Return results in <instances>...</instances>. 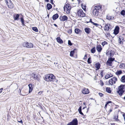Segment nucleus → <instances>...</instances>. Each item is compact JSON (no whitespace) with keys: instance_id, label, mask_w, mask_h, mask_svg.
<instances>
[{"instance_id":"24","label":"nucleus","mask_w":125,"mask_h":125,"mask_svg":"<svg viewBox=\"0 0 125 125\" xmlns=\"http://www.w3.org/2000/svg\"><path fill=\"white\" fill-rule=\"evenodd\" d=\"M120 80L122 82H125V75H123L122 76Z\"/></svg>"},{"instance_id":"62","label":"nucleus","mask_w":125,"mask_h":125,"mask_svg":"<svg viewBox=\"0 0 125 125\" xmlns=\"http://www.w3.org/2000/svg\"><path fill=\"white\" fill-rule=\"evenodd\" d=\"M124 99L125 100V97L124 98Z\"/></svg>"},{"instance_id":"22","label":"nucleus","mask_w":125,"mask_h":125,"mask_svg":"<svg viewBox=\"0 0 125 125\" xmlns=\"http://www.w3.org/2000/svg\"><path fill=\"white\" fill-rule=\"evenodd\" d=\"M96 27H98L99 28H101L102 27V26L100 25L99 24L95 23H92Z\"/></svg>"},{"instance_id":"31","label":"nucleus","mask_w":125,"mask_h":125,"mask_svg":"<svg viewBox=\"0 0 125 125\" xmlns=\"http://www.w3.org/2000/svg\"><path fill=\"white\" fill-rule=\"evenodd\" d=\"M32 76L34 78V79L35 80L37 79L38 77V76L37 74L33 73L32 74Z\"/></svg>"},{"instance_id":"46","label":"nucleus","mask_w":125,"mask_h":125,"mask_svg":"<svg viewBox=\"0 0 125 125\" xmlns=\"http://www.w3.org/2000/svg\"><path fill=\"white\" fill-rule=\"evenodd\" d=\"M68 44L70 45L71 46L72 45V43L71 42V41L70 40H69L68 41Z\"/></svg>"},{"instance_id":"38","label":"nucleus","mask_w":125,"mask_h":125,"mask_svg":"<svg viewBox=\"0 0 125 125\" xmlns=\"http://www.w3.org/2000/svg\"><path fill=\"white\" fill-rule=\"evenodd\" d=\"M74 52L73 51H71L70 52V56H73Z\"/></svg>"},{"instance_id":"13","label":"nucleus","mask_w":125,"mask_h":125,"mask_svg":"<svg viewBox=\"0 0 125 125\" xmlns=\"http://www.w3.org/2000/svg\"><path fill=\"white\" fill-rule=\"evenodd\" d=\"M114 52L112 50H111L110 52H108L106 53L107 55H109L110 56V57H112L114 55Z\"/></svg>"},{"instance_id":"64","label":"nucleus","mask_w":125,"mask_h":125,"mask_svg":"<svg viewBox=\"0 0 125 125\" xmlns=\"http://www.w3.org/2000/svg\"><path fill=\"white\" fill-rule=\"evenodd\" d=\"M101 74H102V72H101Z\"/></svg>"},{"instance_id":"41","label":"nucleus","mask_w":125,"mask_h":125,"mask_svg":"<svg viewBox=\"0 0 125 125\" xmlns=\"http://www.w3.org/2000/svg\"><path fill=\"white\" fill-rule=\"evenodd\" d=\"M107 42H106L105 41H104V42H103L102 43V45L103 46H104L105 44H107Z\"/></svg>"},{"instance_id":"58","label":"nucleus","mask_w":125,"mask_h":125,"mask_svg":"<svg viewBox=\"0 0 125 125\" xmlns=\"http://www.w3.org/2000/svg\"><path fill=\"white\" fill-rule=\"evenodd\" d=\"M54 26H55V27H58V26H57V25H56V24H54Z\"/></svg>"},{"instance_id":"29","label":"nucleus","mask_w":125,"mask_h":125,"mask_svg":"<svg viewBox=\"0 0 125 125\" xmlns=\"http://www.w3.org/2000/svg\"><path fill=\"white\" fill-rule=\"evenodd\" d=\"M122 73V72L121 70L117 71L115 73V74L116 75H118L121 74Z\"/></svg>"},{"instance_id":"16","label":"nucleus","mask_w":125,"mask_h":125,"mask_svg":"<svg viewBox=\"0 0 125 125\" xmlns=\"http://www.w3.org/2000/svg\"><path fill=\"white\" fill-rule=\"evenodd\" d=\"M50 75V74L46 75L45 77V78L44 79V80L47 82H49Z\"/></svg>"},{"instance_id":"30","label":"nucleus","mask_w":125,"mask_h":125,"mask_svg":"<svg viewBox=\"0 0 125 125\" xmlns=\"http://www.w3.org/2000/svg\"><path fill=\"white\" fill-rule=\"evenodd\" d=\"M47 9L48 10H50L52 7V5L50 3L48 4H47Z\"/></svg>"},{"instance_id":"12","label":"nucleus","mask_w":125,"mask_h":125,"mask_svg":"<svg viewBox=\"0 0 125 125\" xmlns=\"http://www.w3.org/2000/svg\"><path fill=\"white\" fill-rule=\"evenodd\" d=\"M55 76L53 75L52 74H50L49 77V82H54L55 80Z\"/></svg>"},{"instance_id":"27","label":"nucleus","mask_w":125,"mask_h":125,"mask_svg":"<svg viewBox=\"0 0 125 125\" xmlns=\"http://www.w3.org/2000/svg\"><path fill=\"white\" fill-rule=\"evenodd\" d=\"M19 16V15L18 14H17L14 16V19L15 20H18V18Z\"/></svg>"},{"instance_id":"15","label":"nucleus","mask_w":125,"mask_h":125,"mask_svg":"<svg viewBox=\"0 0 125 125\" xmlns=\"http://www.w3.org/2000/svg\"><path fill=\"white\" fill-rule=\"evenodd\" d=\"M96 48L97 51L99 52H100L102 50L101 46L100 45H97L96 47Z\"/></svg>"},{"instance_id":"51","label":"nucleus","mask_w":125,"mask_h":125,"mask_svg":"<svg viewBox=\"0 0 125 125\" xmlns=\"http://www.w3.org/2000/svg\"><path fill=\"white\" fill-rule=\"evenodd\" d=\"M123 116L124 117V119L125 120V114H124L123 115Z\"/></svg>"},{"instance_id":"23","label":"nucleus","mask_w":125,"mask_h":125,"mask_svg":"<svg viewBox=\"0 0 125 125\" xmlns=\"http://www.w3.org/2000/svg\"><path fill=\"white\" fill-rule=\"evenodd\" d=\"M95 67L97 69V70L99 69L100 67V64L99 63H97L95 64Z\"/></svg>"},{"instance_id":"39","label":"nucleus","mask_w":125,"mask_h":125,"mask_svg":"<svg viewBox=\"0 0 125 125\" xmlns=\"http://www.w3.org/2000/svg\"><path fill=\"white\" fill-rule=\"evenodd\" d=\"M80 31V30L78 29H76L75 30V33L77 34L79 33Z\"/></svg>"},{"instance_id":"37","label":"nucleus","mask_w":125,"mask_h":125,"mask_svg":"<svg viewBox=\"0 0 125 125\" xmlns=\"http://www.w3.org/2000/svg\"><path fill=\"white\" fill-rule=\"evenodd\" d=\"M120 13H121V15H122L123 16H124L125 15V11L124 10H122L121 12Z\"/></svg>"},{"instance_id":"17","label":"nucleus","mask_w":125,"mask_h":125,"mask_svg":"<svg viewBox=\"0 0 125 125\" xmlns=\"http://www.w3.org/2000/svg\"><path fill=\"white\" fill-rule=\"evenodd\" d=\"M57 42L60 43H63V41L59 37H57L56 39Z\"/></svg>"},{"instance_id":"2","label":"nucleus","mask_w":125,"mask_h":125,"mask_svg":"<svg viewBox=\"0 0 125 125\" xmlns=\"http://www.w3.org/2000/svg\"><path fill=\"white\" fill-rule=\"evenodd\" d=\"M5 3L8 7L10 9H12L14 7V4L10 0H5Z\"/></svg>"},{"instance_id":"33","label":"nucleus","mask_w":125,"mask_h":125,"mask_svg":"<svg viewBox=\"0 0 125 125\" xmlns=\"http://www.w3.org/2000/svg\"><path fill=\"white\" fill-rule=\"evenodd\" d=\"M82 107L81 106H80L78 109V111L79 113L82 115H83V114L82 112Z\"/></svg>"},{"instance_id":"14","label":"nucleus","mask_w":125,"mask_h":125,"mask_svg":"<svg viewBox=\"0 0 125 125\" xmlns=\"http://www.w3.org/2000/svg\"><path fill=\"white\" fill-rule=\"evenodd\" d=\"M85 31L87 34H89L91 32V30L89 28H85L84 29Z\"/></svg>"},{"instance_id":"45","label":"nucleus","mask_w":125,"mask_h":125,"mask_svg":"<svg viewBox=\"0 0 125 125\" xmlns=\"http://www.w3.org/2000/svg\"><path fill=\"white\" fill-rule=\"evenodd\" d=\"M110 77V75L109 74L106 75L105 76V78L106 79H107Z\"/></svg>"},{"instance_id":"4","label":"nucleus","mask_w":125,"mask_h":125,"mask_svg":"<svg viewBox=\"0 0 125 125\" xmlns=\"http://www.w3.org/2000/svg\"><path fill=\"white\" fill-rule=\"evenodd\" d=\"M115 59L114 58H109L106 62V64L109 66H112V62Z\"/></svg>"},{"instance_id":"11","label":"nucleus","mask_w":125,"mask_h":125,"mask_svg":"<svg viewBox=\"0 0 125 125\" xmlns=\"http://www.w3.org/2000/svg\"><path fill=\"white\" fill-rule=\"evenodd\" d=\"M82 92L84 94H87L89 93L88 89L85 88H83L82 89Z\"/></svg>"},{"instance_id":"40","label":"nucleus","mask_w":125,"mask_h":125,"mask_svg":"<svg viewBox=\"0 0 125 125\" xmlns=\"http://www.w3.org/2000/svg\"><path fill=\"white\" fill-rule=\"evenodd\" d=\"M118 118V115L117 116H115L114 117V118L115 120L117 121H118L119 120Z\"/></svg>"},{"instance_id":"25","label":"nucleus","mask_w":125,"mask_h":125,"mask_svg":"<svg viewBox=\"0 0 125 125\" xmlns=\"http://www.w3.org/2000/svg\"><path fill=\"white\" fill-rule=\"evenodd\" d=\"M106 18L108 20H113L114 19V17L113 16H107Z\"/></svg>"},{"instance_id":"18","label":"nucleus","mask_w":125,"mask_h":125,"mask_svg":"<svg viewBox=\"0 0 125 125\" xmlns=\"http://www.w3.org/2000/svg\"><path fill=\"white\" fill-rule=\"evenodd\" d=\"M124 91L123 90H121L120 89H118V92L119 93V95L121 96L122 95L123 93L124 92Z\"/></svg>"},{"instance_id":"50","label":"nucleus","mask_w":125,"mask_h":125,"mask_svg":"<svg viewBox=\"0 0 125 125\" xmlns=\"http://www.w3.org/2000/svg\"><path fill=\"white\" fill-rule=\"evenodd\" d=\"M18 122L21 123V124H22V123H23L22 121V120H21H21L20 121H19L18 120Z\"/></svg>"},{"instance_id":"28","label":"nucleus","mask_w":125,"mask_h":125,"mask_svg":"<svg viewBox=\"0 0 125 125\" xmlns=\"http://www.w3.org/2000/svg\"><path fill=\"white\" fill-rule=\"evenodd\" d=\"M123 39L124 38L122 37H121V38H119L118 42L119 44H121L122 43V42H123Z\"/></svg>"},{"instance_id":"60","label":"nucleus","mask_w":125,"mask_h":125,"mask_svg":"<svg viewBox=\"0 0 125 125\" xmlns=\"http://www.w3.org/2000/svg\"><path fill=\"white\" fill-rule=\"evenodd\" d=\"M111 124V125H115V124L114 123H113V124Z\"/></svg>"},{"instance_id":"47","label":"nucleus","mask_w":125,"mask_h":125,"mask_svg":"<svg viewBox=\"0 0 125 125\" xmlns=\"http://www.w3.org/2000/svg\"><path fill=\"white\" fill-rule=\"evenodd\" d=\"M98 94L101 97H102L104 95L103 94L100 93H99Z\"/></svg>"},{"instance_id":"1","label":"nucleus","mask_w":125,"mask_h":125,"mask_svg":"<svg viewBox=\"0 0 125 125\" xmlns=\"http://www.w3.org/2000/svg\"><path fill=\"white\" fill-rule=\"evenodd\" d=\"M102 6L101 5H97L95 6L93 8V13L94 15L96 16H98L101 10Z\"/></svg>"},{"instance_id":"9","label":"nucleus","mask_w":125,"mask_h":125,"mask_svg":"<svg viewBox=\"0 0 125 125\" xmlns=\"http://www.w3.org/2000/svg\"><path fill=\"white\" fill-rule=\"evenodd\" d=\"M111 26L109 24H106L104 27V30L107 31L111 30Z\"/></svg>"},{"instance_id":"42","label":"nucleus","mask_w":125,"mask_h":125,"mask_svg":"<svg viewBox=\"0 0 125 125\" xmlns=\"http://www.w3.org/2000/svg\"><path fill=\"white\" fill-rule=\"evenodd\" d=\"M21 21L23 25L24 24V20L22 17H21Z\"/></svg>"},{"instance_id":"26","label":"nucleus","mask_w":125,"mask_h":125,"mask_svg":"<svg viewBox=\"0 0 125 125\" xmlns=\"http://www.w3.org/2000/svg\"><path fill=\"white\" fill-rule=\"evenodd\" d=\"M62 20L63 21H66L68 19L67 17L65 15L63 16L62 17Z\"/></svg>"},{"instance_id":"3","label":"nucleus","mask_w":125,"mask_h":125,"mask_svg":"<svg viewBox=\"0 0 125 125\" xmlns=\"http://www.w3.org/2000/svg\"><path fill=\"white\" fill-rule=\"evenodd\" d=\"M71 8V7L70 6L69 4H67L65 5L63 7L64 11H66V13L67 14L70 13Z\"/></svg>"},{"instance_id":"59","label":"nucleus","mask_w":125,"mask_h":125,"mask_svg":"<svg viewBox=\"0 0 125 125\" xmlns=\"http://www.w3.org/2000/svg\"><path fill=\"white\" fill-rule=\"evenodd\" d=\"M45 1H46L47 2H49V0H45Z\"/></svg>"},{"instance_id":"35","label":"nucleus","mask_w":125,"mask_h":125,"mask_svg":"<svg viewBox=\"0 0 125 125\" xmlns=\"http://www.w3.org/2000/svg\"><path fill=\"white\" fill-rule=\"evenodd\" d=\"M32 30L34 31L37 32L38 31V30L37 28L36 27H32Z\"/></svg>"},{"instance_id":"61","label":"nucleus","mask_w":125,"mask_h":125,"mask_svg":"<svg viewBox=\"0 0 125 125\" xmlns=\"http://www.w3.org/2000/svg\"><path fill=\"white\" fill-rule=\"evenodd\" d=\"M112 111V109H111L110 110V112H111Z\"/></svg>"},{"instance_id":"48","label":"nucleus","mask_w":125,"mask_h":125,"mask_svg":"<svg viewBox=\"0 0 125 125\" xmlns=\"http://www.w3.org/2000/svg\"><path fill=\"white\" fill-rule=\"evenodd\" d=\"M112 103V102L111 101H108L106 102V103L107 104H109L111 103Z\"/></svg>"},{"instance_id":"56","label":"nucleus","mask_w":125,"mask_h":125,"mask_svg":"<svg viewBox=\"0 0 125 125\" xmlns=\"http://www.w3.org/2000/svg\"><path fill=\"white\" fill-rule=\"evenodd\" d=\"M42 92H39V93H38V94H42Z\"/></svg>"},{"instance_id":"19","label":"nucleus","mask_w":125,"mask_h":125,"mask_svg":"<svg viewBox=\"0 0 125 125\" xmlns=\"http://www.w3.org/2000/svg\"><path fill=\"white\" fill-rule=\"evenodd\" d=\"M29 87V93H31L32 91L33 90V88L32 87V85L31 84H30L28 85Z\"/></svg>"},{"instance_id":"52","label":"nucleus","mask_w":125,"mask_h":125,"mask_svg":"<svg viewBox=\"0 0 125 125\" xmlns=\"http://www.w3.org/2000/svg\"><path fill=\"white\" fill-rule=\"evenodd\" d=\"M90 22L92 24H93L92 23H94V22L92 21V19H90Z\"/></svg>"},{"instance_id":"49","label":"nucleus","mask_w":125,"mask_h":125,"mask_svg":"<svg viewBox=\"0 0 125 125\" xmlns=\"http://www.w3.org/2000/svg\"><path fill=\"white\" fill-rule=\"evenodd\" d=\"M101 86H103V85H104V83H103V82L102 81H101Z\"/></svg>"},{"instance_id":"32","label":"nucleus","mask_w":125,"mask_h":125,"mask_svg":"<svg viewBox=\"0 0 125 125\" xmlns=\"http://www.w3.org/2000/svg\"><path fill=\"white\" fill-rule=\"evenodd\" d=\"M125 85H124L121 84L119 86V89L121 90H123L124 89V87Z\"/></svg>"},{"instance_id":"8","label":"nucleus","mask_w":125,"mask_h":125,"mask_svg":"<svg viewBox=\"0 0 125 125\" xmlns=\"http://www.w3.org/2000/svg\"><path fill=\"white\" fill-rule=\"evenodd\" d=\"M78 16L81 17H83L85 16V14L84 13L82 10H80L77 12Z\"/></svg>"},{"instance_id":"55","label":"nucleus","mask_w":125,"mask_h":125,"mask_svg":"<svg viewBox=\"0 0 125 125\" xmlns=\"http://www.w3.org/2000/svg\"><path fill=\"white\" fill-rule=\"evenodd\" d=\"M53 0H50L51 3H52V4H53Z\"/></svg>"},{"instance_id":"34","label":"nucleus","mask_w":125,"mask_h":125,"mask_svg":"<svg viewBox=\"0 0 125 125\" xmlns=\"http://www.w3.org/2000/svg\"><path fill=\"white\" fill-rule=\"evenodd\" d=\"M106 91L108 93H110L111 92V88L109 87H106Z\"/></svg>"},{"instance_id":"5","label":"nucleus","mask_w":125,"mask_h":125,"mask_svg":"<svg viewBox=\"0 0 125 125\" xmlns=\"http://www.w3.org/2000/svg\"><path fill=\"white\" fill-rule=\"evenodd\" d=\"M67 125H78V121L76 118H75L73 119L72 121Z\"/></svg>"},{"instance_id":"44","label":"nucleus","mask_w":125,"mask_h":125,"mask_svg":"<svg viewBox=\"0 0 125 125\" xmlns=\"http://www.w3.org/2000/svg\"><path fill=\"white\" fill-rule=\"evenodd\" d=\"M68 33H69V34H71L72 33V29H70L69 30H68L67 31Z\"/></svg>"},{"instance_id":"63","label":"nucleus","mask_w":125,"mask_h":125,"mask_svg":"<svg viewBox=\"0 0 125 125\" xmlns=\"http://www.w3.org/2000/svg\"><path fill=\"white\" fill-rule=\"evenodd\" d=\"M85 107H83V109H84L85 108Z\"/></svg>"},{"instance_id":"7","label":"nucleus","mask_w":125,"mask_h":125,"mask_svg":"<svg viewBox=\"0 0 125 125\" xmlns=\"http://www.w3.org/2000/svg\"><path fill=\"white\" fill-rule=\"evenodd\" d=\"M117 81V79L115 77H113L109 81V83L110 84L112 85L115 83V82Z\"/></svg>"},{"instance_id":"36","label":"nucleus","mask_w":125,"mask_h":125,"mask_svg":"<svg viewBox=\"0 0 125 125\" xmlns=\"http://www.w3.org/2000/svg\"><path fill=\"white\" fill-rule=\"evenodd\" d=\"M95 51V48L94 47L91 50V51L92 53H94Z\"/></svg>"},{"instance_id":"43","label":"nucleus","mask_w":125,"mask_h":125,"mask_svg":"<svg viewBox=\"0 0 125 125\" xmlns=\"http://www.w3.org/2000/svg\"><path fill=\"white\" fill-rule=\"evenodd\" d=\"M91 58L90 57L88 59L87 62L89 63H91V62L90 60Z\"/></svg>"},{"instance_id":"6","label":"nucleus","mask_w":125,"mask_h":125,"mask_svg":"<svg viewBox=\"0 0 125 125\" xmlns=\"http://www.w3.org/2000/svg\"><path fill=\"white\" fill-rule=\"evenodd\" d=\"M23 46L26 47L28 48H31L32 47L33 45L32 44L28 42L24 43L23 44Z\"/></svg>"},{"instance_id":"10","label":"nucleus","mask_w":125,"mask_h":125,"mask_svg":"<svg viewBox=\"0 0 125 125\" xmlns=\"http://www.w3.org/2000/svg\"><path fill=\"white\" fill-rule=\"evenodd\" d=\"M119 29L120 28L119 26H116L114 31V33L115 35L117 34L119 32Z\"/></svg>"},{"instance_id":"53","label":"nucleus","mask_w":125,"mask_h":125,"mask_svg":"<svg viewBox=\"0 0 125 125\" xmlns=\"http://www.w3.org/2000/svg\"><path fill=\"white\" fill-rule=\"evenodd\" d=\"M87 54H86L84 56V59H86L87 58Z\"/></svg>"},{"instance_id":"57","label":"nucleus","mask_w":125,"mask_h":125,"mask_svg":"<svg viewBox=\"0 0 125 125\" xmlns=\"http://www.w3.org/2000/svg\"><path fill=\"white\" fill-rule=\"evenodd\" d=\"M108 104H107L106 103V104H105V108H106V107H107V105Z\"/></svg>"},{"instance_id":"21","label":"nucleus","mask_w":125,"mask_h":125,"mask_svg":"<svg viewBox=\"0 0 125 125\" xmlns=\"http://www.w3.org/2000/svg\"><path fill=\"white\" fill-rule=\"evenodd\" d=\"M58 17V15L57 14H56L53 16L52 18L53 20H55L57 19Z\"/></svg>"},{"instance_id":"20","label":"nucleus","mask_w":125,"mask_h":125,"mask_svg":"<svg viewBox=\"0 0 125 125\" xmlns=\"http://www.w3.org/2000/svg\"><path fill=\"white\" fill-rule=\"evenodd\" d=\"M119 67L121 69L125 68V64L123 63H121L119 65Z\"/></svg>"},{"instance_id":"54","label":"nucleus","mask_w":125,"mask_h":125,"mask_svg":"<svg viewBox=\"0 0 125 125\" xmlns=\"http://www.w3.org/2000/svg\"><path fill=\"white\" fill-rule=\"evenodd\" d=\"M3 90V88H1L0 89V93H1L2 91V90Z\"/></svg>"}]
</instances>
